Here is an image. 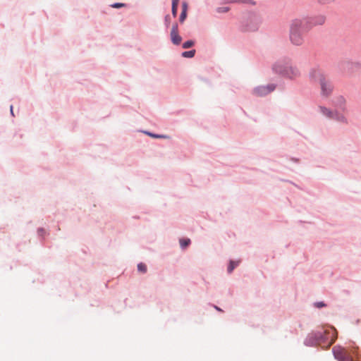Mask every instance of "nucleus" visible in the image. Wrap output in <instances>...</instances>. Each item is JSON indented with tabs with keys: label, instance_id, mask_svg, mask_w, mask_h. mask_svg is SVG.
<instances>
[{
	"label": "nucleus",
	"instance_id": "27",
	"mask_svg": "<svg viewBox=\"0 0 361 361\" xmlns=\"http://www.w3.org/2000/svg\"><path fill=\"white\" fill-rule=\"evenodd\" d=\"M11 111L13 114V106H11Z\"/></svg>",
	"mask_w": 361,
	"mask_h": 361
},
{
	"label": "nucleus",
	"instance_id": "5",
	"mask_svg": "<svg viewBox=\"0 0 361 361\" xmlns=\"http://www.w3.org/2000/svg\"><path fill=\"white\" fill-rule=\"evenodd\" d=\"M319 110L324 116L329 118L336 119L340 122H346V118L344 116L340 115L336 112H334L324 106H319Z\"/></svg>",
	"mask_w": 361,
	"mask_h": 361
},
{
	"label": "nucleus",
	"instance_id": "22",
	"mask_svg": "<svg viewBox=\"0 0 361 361\" xmlns=\"http://www.w3.org/2000/svg\"><path fill=\"white\" fill-rule=\"evenodd\" d=\"M314 305H315V307H317L318 308H321L322 307H324L325 304L322 302H316Z\"/></svg>",
	"mask_w": 361,
	"mask_h": 361
},
{
	"label": "nucleus",
	"instance_id": "17",
	"mask_svg": "<svg viewBox=\"0 0 361 361\" xmlns=\"http://www.w3.org/2000/svg\"><path fill=\"white\" fill-rule=\"evenodd\" d=\"M147 134L151 136L152 137H154V138H169V137L167 135H156V134H153V133H147Z\"/></svg>",
	"mask_w": 361,
	"mask_h": 361
},
{
	"label": "nucleus",
	"instance_id": "10",
	"mask_svg": "<svg viewBox=\"0 0 361 361\" xmlns=\"http://www.w3.org/2000/svg\"><path fill=\"white\" fill-rule=\"evenodd\" d=\"M319 84L321 86L322 94L326 97L329 96L333 90V86L331 82L325 79L320 82Z\"/></svg>",
	"mask_w": 361,
	"mask_h": 361
},
{
	"label": "nucleus",
	"instance_id": "2",
	"mask_svg": "<svg viewBox=\"0 0 361 361\" xmlns=\"http://www.w3.org/2000/svg\"><path fill=\"white\" fill-rule=\"evenodd\" d=\"M274 71L289 78H295L300 75L298 68L289 59L277 61L273 66Z\"/></svg>",
	"mask_w": 361,
	"mask_h": 361
},
{
	"label": "nucleus",
	"instance_id": "15",
	"mask_svg": "<svg viewBox=\"0 0 361 361\" xmlns=\"http://www.w3.org/2000/svg\"><path fill=\"white\" fill-rule=\"evenodd\" d=\"M195 42L192 40H188L183 44V49H188L194 45Z\"/></svg>",
	"mask_w": 361,
	"mask_h": 361
},
{
	"label": "nucleus",
	"instance_id": "26",
	"mask_svg": "<svg viewBox=\"0 0 361 361\" xmlns=\"http://www.w3.org/2000/svg\"><path fill=\"white\" fill-rule=\"evenodd\" d=\"M215 308H216L217 310H219V311H221V310L219 307H216V306H215Z\"/></svg>",
	"mask_w": 361,
	"mask_h": 361
},
{
	"label": "nucleus",
	"instance_id": "12",
	"mask_svg": "<svg viewBox=\"0 0 361 361\" xmlns=\"http://www.w3.org/2000/svg\"><path fill=\"white\" fill-rule=\"evenodd\" d=\"M195 50L186 51L182 53V56L185 58H192L195 56Z\"/></svg>",
	"mask_w": 361,
	"mask_h": 361
},
{
	"label": "nucleus",
	"instance_id": "18",
	"mask_svg": "<svg viewBox=\"0 0 361 361\" xmlns=\"http://www.w3.org/2000/svg\"><path fill=\"white\" fill-rule=\"evenodd\" d=\"M177 11H178V5L172 4L171 11H172V15L173 17H176Z\"/></svg>",
	"mask_w": 361,
	"mask_h": 361
},
{
	"label": "nucleus",
	"instance_id": "24",
	"mask_svg": "<svg viewBox=\"0 0 361 361\" xmlns=\"http://www.w3.org/2000/svg\"><path fill=\"white\" fill-rule=\"evenodd\" d=\"M179 0H172V4L178 5Z\"/></svg>",
	"mask_w": 361,
	"mask_h": 361
},
{
	"label": "nucleus",
	"instance_id": "23",
	"mask_svg": "<svg viewBox=\"0 0 361 361\" xmlns=\"http://www.w3.org/2000/svg\"><path fill=\"white\" fill-rule=\"evenodd\" d=\"M228 11V8H218V12L221 13V12H227Z\"/></svg>",
	"mask_w": 361,
	"mask_h": 361
},
{
	"label": "nucleus",
	"instance_id": "20",
	"mask_svg": "<svg viewBox=\"0 0 361 361\" xmlns=\"http://www.w3.org/2000/svg\"><path fill=\"white\" fill-rule=\"evenodd\" d=\"M123 6H124V4L122 3H115L111 5V7L118 8L123 7Z\"/></svg>",
	"mask_w": 361,
	"mask_h": 361
},
{
	"label": "nucleus",
	"instance_id": "11",
	"mask_svg": "<svg viewBox=\"0 0 361 361\" xmlns=\"http://www.w3.org/2000/svg\"><path fill=\"white\" fill-rule=\"evenodd\" d=\"M334 103L336 106H338L339 107L342 108L345 103V99H344L343 97L338 96L335 99Z\"/></svg>",
	"mask_w": 361,
	"mask_h": 361
},
{
	"label": "nucleus",
	"instance_id": "25",
	"mask_svg": "<svg viewBox=\"0 0 361 361\" xmlns=\"http://www.w3.org/2000/svg\"><path fill=\"white\" fill-rule=\"evenodd\" d=\"M324 23V18H321V20H320L319 23H321V24H322V23Z\"/></svg>",
	"mask_w": 361,
	"mask_h": 361
},
{
	"label": "nucleus",
	"instance_id": "6",
	"mask_svg": "<svg viewBox=\"0 0 361 361\" xmlns=\"http://www.w3.org/2000/svg\"><path fill=\"white\" fill-rule=\"evenodd\" d=\"M275 88L274 84L259 86L254 89L253 94L257 97H264L273 92Z\"/></svg>",
	"mask_w": 361,
	"mask_h": 361
},
{
	"label": "nucleus",
	"instance_id": "4",
	"mask_svg": "<svg viewBox=\"0 0 361 361\" xmlns=\"http://www.w3.org/2000/svg\"><path fill=\"white\" fill-rule=\"evenodd\" d=\"M317 342L321 343V342H324L327 344V346H330L335 341L336 336V329L332 327H329L326 329L322 332L317 333Z\"/></svg>",
	"mask_w": 361,
	"mask_h": 361
},
{
	"label": "nucleus",
	"instance_id": "1",
	"mask_svg": "<svg viewBox=\"0 0 361 361\" xmlns=\"http://www.w3.org/2000/svg\"><path fill=\"white\" fill-rule=\"evenodd\" d=\"M309 28L307 19H295L290 25V39L291 42L297 46L301 45L303 42L302 32Z\"/></svg>",
	"mask_w": 361,
	"mask_h": 361
},
{
	"label": "nucleus",
	"instance_id": "7",
	"mask_svg": "<svg viewBox=\"0 0 361 361\" xmlns=\"http://www.w3.org/2000/svg\"><path fill=\"white\" fill-rule=\"evenodd\" d=\"M310 78L312 81L315 82H320L322 80L326 79L324 72L320 68H314L310 71Z\"/></svg>",
	"mask_w": 361,
	"mask_h": 361
},
{
	"label": "nucleus",
	"instance_id": "16",
	"mask_svg": "<svg viewBox=\"0 0 361 361\" xmlns=\"http://www.w3.org/2000/svg\"><path fill=\"white\" fill-rule=\"evenodd\" d=\"M137 269L142 273H145L147 271V266L143 263H140L137 265Z\"/></svg>",
	"mask_w": 361,
	"mask_h": 361
},
{
	"label": "nucleus",
	"instance_id": "3",
	"mask_svg": "<svg viewBox=\"0 0 361 361\" xmlns=\"http://www.w3.org/2000/svg\"><path fill=\"white\" fill-rule=\"evenodd\" d=\"M334 357L338 361H355L353 354L356 352V349H347L340 346H335L333 348Z\"/></svg>",
	"mask_w": 361,
	"mask_h": 361
},
{
	"label": "nucleus",
	"instance_id": "14",
	"mask_svg": "<svg viewBox=\"0 0 361 361\" xmlns=\"http://www.w3.org/2000/svg\"><path fill=\"white\" fill-rule=\"evenodd\" d=\"M238 264V262L235 261H231L230 264L228 267V272L231 273L233 271V270L235 269V267H237Z\"/></svg>",
	"mask_w": 361,
	"mask_h": 361
},
{
	"label": "nucleus",
	"instance_id": "21",
	"mask_svg": "<svg viewBox=\"0 0 361 361\" xmlns=\"http://www.w3.org/2000/svg\"><path fill=\"white\" fill-rule=\"evenodd\" d=\"M182 11H184V12L188 11V4L186 2H183V4H182Z\"/></svg>",
	"mask_w": 361,
	"mask_h": 361
},
{
	"label": "nucleus",
	"instance_id": "9",
	"mask_svg": "<svg viewBox=\"0 0 361 361\" xmlns=\"http://www.w3.org/2000/svg\"><path fill=\"white\" fill-rule=\"evenodd\" d=\"M170 35L171 39L174 44L178 45L181 42L182 38L178 35V27L177 23H174L173 25Z\"/></svg>",
	"mask_w": 361,
	"mask_h": 361
},
{
	"label": "nucleus",
	"instance_id": "19",
	"mask_svg": "<svg viewBox=\"0 0 361 361\" xmlns=\"http://www.w3.org/2000/svg\"><path fill=\"white\" fill-rule=\"evenodd\" d=\"M187 17V12L182 11L179 18L180 23H183Z\"/></svg>",
	"mask_w": 361,
	"mask_h": 361
},
{
	"label": "nucleus",
	"instance_id": "8",
	"mask_svg": "<svg viewBox=\"0 0 361 361\" xmlns=\"http://www.w3.org/2000/svg\"><path fill=\"white\" fill-rule=\"evenodd\" d=\"M343 68L346 74L352 75L361 69V63L358 62H347L343 64Z\"/></svg>",
	"mask_w": 361,
	"mask_h": 361
},
{
	"label": "nucleus",
	"instance_id": "13",
	"mask_svg": "<svg viewBox=\"0 0 361 361\" xmlns=\"http://www.w3.org/2000/svg\"><path fill=\"white\" fill-rule=\"evenodd\" d=\"M190 243V240L189 238H183L180 240V245L181 247L185 248Z\"/></svg>",
	"mask_w": 361,
	"mask_h": 361
}]
</instances>
